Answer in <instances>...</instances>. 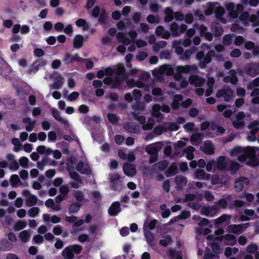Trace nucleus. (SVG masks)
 <instances>
[{
    "label": "nucleus",
    "mask_w": 259,
    "mask_h": 259,
    "mask_svg": "<svg viewBox=\"0 0 259 259\" xmlns=\"http://www.w3.org/2000/svg\"><path fill=\"white\" fill-rule=\"evenodd\" d=\"M212 57H215L217 61H222L224 59L222 55H215L213 50H209L205 55L204 52L202 51H198L196 55V58L199 61V67L201 69H205L207 64L210 63Z\"/></svg>",
    "instance_id": "1"
},
{
    "label": "nucleus",
    "mask_w": 259,
    "mask_h": 259,
    "mask_svg": "<svg viewBox=\"0 0 259 259\" xmlns=\"http://www.w3.org/2000/svg\"><path fill=\"white\" fill-rule=\"evenodd\" d=\"M82 247L79 244H73L65 247L62 251V255L65 259H73L74 254H78L82 250Z\"/></svg>",
    "instance_id": "2"
},
{
    "label": "nucleus",
    "mask_w": 259,
    "mask_h": 259,
    "mask_svg": "<svg viewBox=\"0 0 259 259\" xmlns=\"http://www.w3.org/2000/svg\"><path fill=\"white\" fill-rule=\"evenodd\" d=\"M249 225V223L238 225H230L226 228V231L229 233L239 235L244 232Z\"/></svg>",
    "instance_id": "3"
},
{
    "label": "nucleus",
    "mask_w": 259,
    "mask_h": 259,
    "mask_svg": "<svg viewBox=\"0 0 259 259\" xmlns=\"http://www.w3.org/2000/svg\"><path fill=\"white\" fill-rule=\"evenodd\" d=\"M244 73L253 77L259 74V63H250L246 64L244 67Z\"/></svg>",
    "instance_id": "4"
},
{
    "label": "nucleus",
    "mask_w": 259,
    "mask_h": 259,
    "mask_svg": "<svg viewBox=\"0 0 259 259\" xmlns=\"http://www.w3.org/2000/svg\"><path fill=\"white\" fill-rule=\"evenodd\" d=\"M76 169L80 174L92 176L94 177V175L93 171L88 163H84L82 161H79L76 165Z\"/></svg>",
    "instance_id": "5"
},
{
    "label": "nucleus",
    "mask_w": 259,
    "mask_h": 259,
    "mask_svg": "<svg viewBox=\"0 0 259 259\" xmlns=\"http://www.w3.org/2000/svg\"><path fill=\"white\" fill-rule=\"evenodd\" d=\"M233 92L232 90L229 88L223 89L219 90L216 94L218 98L224 97V100L226 102L230 101L233 98Z\"/></svg>",
    "instance_id": "6"
},
{
    "label": "nucleus",
    "mask_w": 259,
    "mask_h": 259,
    "mask_svg": "<svg viewBox=\"0 0 259 259\" xmlns=\"http://www.w3.org/2000/svg\"><path fill=\"white\" fill-rule=\"evenodd\" d=\"M85 61V59L80 57L77 53H76L73 56H71L69 53H66L63 58V61L65 64H69L73 61H76L78 63H83Z\"/></svg>",
    "instance_id": "7"
},
{
    "label": "nucleus",
    "mask_w": 259,
    "mask_h": 259,
    "mask_svg": "<svg viewBox=\"0 0 259 259\" xmlns=\"http://www.w3.org/2000/svg\"><path fill=\"white\" fill-rule=\"evenodd\" d=\"M169 162L166 160H163L154 164L151 167V170L154 172H159L165 170L168 166Z\"/></svg>",
    "instance_id": "8"
},
{
    "label": "nucleus",
    "mask_w": 259,
    "mask_h": 259,
    "mask_svg": "<svg viewBox=\"0 0 259 259\" xmlns=\"http://www.w3.org/2000/svg\"><path fill=\"white\" fill-rule=\"evenodd\" d=\"M110 216L116 217L121 211L120 204L118 201H115L112 203L108 210Z\"/></svg>",
    "instance_id": "9"
},
{
    "label": "nucleus",
    "mask_w": 259,
    "mask_h": 259,
    "mask_svg": "<svg viewBox=\"0 0 259 259\" xmlns=\"http://www.w3.org/2000/svg\"><path fill=\"white\" fill-rule=\"evenodd\" d=\"M241 167L242 165L237 162L231 161L227 164L226 171H229L231 175H234L237 172Z\"/></svg>",
    "instance_id": "10"
},
{
    "label": "nucleus",
    "mask_w": 259,
    "mask_h": 259,
    "mask_svg": "<svg viewBox=\"0 0 259 259\" xmlns=\"http://www.w3.org/2000/svg\"><path fill=\"white\" fill-rule=\"evenodd\" d=\"M123 170L125 175L133 177L136 174L135 165L133 164L126 163L123 166Z\"/></svg>",
    "instance_id": "11"
},
{
    "label": "nucleus",
    "mask_w": 259,
    "mask_h": 259,
    "mask_svg": "<svg viewBox=\"0 0 259 259\" xmlns=\"http://www.w3.org/2000/svg\"><path fill=\"white\" fill-rule=\"evenodd\" d=\"M179 172L178 165L176 162H172L165 171V176L169 178L173 177Z\"/></svg>",
    "instance_id": "12"
},
{
    "label": "nucleus",
    "mask_w": 259,
    "mask_h": 259,
    "mask_svg": "<svg viewBox=\"0 0 259 259\" xmlns=\"http://www.w3.org/2000/svg\"><path fill=\"white\" fill-rule=\"evenodd\" d=\"M189 81L191 84L195 87H201L205 83V79L197 75H192L189 77Z\"/></svg>",
    "instance_id": "13"
},
{
    "label": "nucleus",
    "mask_w": 259,
    "mask_h": 259,
    "mask_svg": "<svg viewBox=\"0 0 259 259\" xmlns=\"http://www.w3.org/2000/svg\"><path fill=\"white\" fill-rule=\"evenodd\" d=\"M64 78L60 74L58 75L54 78V82L53 84H51L50 86L52 89L55 90H59L61 89L64 83Z\"/></svg>",
    "instance_id": "14"
},
{
    "label": "nucleus",
    "mask_w": 259,
    "mask_h": 259,
    "mask_svg": "<svg viewBox=\"0 0 259 259\" xmlns=\"http://www.w3.org/2000/svg\"><path fill=\"white\" fill-rule=\"evenodd\" d=\"M195 69H196V67L195 66L188 65L185 66H178L176 67V71L178 74H181L182 73H189L191 71L194 70Z\"/></svg>",
    "instance_id": "15"
},
{
    "label": "nucleus",
    "mask_w": 259,
    "mask_h": 259,
    "mask_svg": "<svg viewBox=\"0 0 259 259\" xmlns=\"http://www.w3.org/2000/svg\"><path fill=\"white\" fill-rule=\"evenodd\" d=\"M22 122L24 124H27L25 126V130L28 132L33 131L36 124V120H31L29 117L23 118L22 119Z\"/></svg>",
    "instance_id": "16"
},
{
    "label": "nucleus",
    "mask_w": 259,
    "mask_h": 259,
    "mask_svg": "<svg viewBox=\"0 0 259 259\" xmlns=\"http://www.w3.org/2000/svg\"><path fill=\"white\" fill-rule=\"evenodd\" d=\"M215 168L222 171H226L227 163L225 162V157L220 156L215 163Z\"/></svg>",
    "instance_id": "17"
},
{
    "label": "nucleus",
    "mask_w": 259,
    "mask_h": 259,
    "mask_svg": "<svg viewBox=\"0 0 259 259\" xmlns=\"http://www.w3.org/2000/svg\"><path fill=\"white\" fill-rule=\"evenodd\" d=\"M144 236L148 244L150 247L154 246L155 237L153 234L149 230H144Z\"/></svg>",
    "instance_id": "18"
},
{
    "label": "nucleus",
    "mask_w": 259,
    "mask_h": 259,
    "mask_svg": "<svg viewBox=\"0 0 259 259\" xmlns=\"http://www.w3.org/2000/svg\"><path fill=\"white\" fill-rule=\"evenodd\" d=\"M202 148V150L207 154L211 155L214 153V147L210 141L205 142Z\"/></svg>",
    "instance_id": "19"
},
{
    "label": "nucleus",
    "mask_w": 259,
    "mask_h": 259,
    "mask_svg": "<svg viewBox=\"0 0 259 259\" xmlns=\"http://www.w3.org/2000/svg\"><path fill=\"white\" fill-rule=\"evenodd\" d=\"M164 20L165 22L169 23L172 21L174 18V12L170 8L167 7L164 10Z\"/></svg>",
    "instance_id": "20"
},
{
    "label": "nucleus",
    "mask_w": 259,
    "mask_h": 259,
    "mask_svg": "<svg viewBox=\"0 0 259 259\" xmlns=\"http://www.w3.org/2000/svg\"><path fill=\"white\" fill-rule=\"evenodd\" d=\"M1 251H9L12 248V244L6 239H2L0 241Z\"/></svg>",
    "instance_id": "21"
},
{
    "label": "nucleus",
    "mask_w": 259,
    "mask_h": 259,
    "mask_svg": "<svg viewBox=\"0 0 259 259\" xmlns=\"http://www.w3.org/2000/svg\"><path fill=\"white\" fill-rule=\"evenodd\" d=\"M210 29L211 32L215 37L221 36L224 32V29L222 27L218 25L217 24H215L214 25L211 24Z\"/></svg>",
    "instance_id": "22"
},
{
    "label": "nucleus",
    "mask_w": 259,
    "mask_h": 259,
    "mask_svg": "<svg viewBox=\"0 0 259 259\" xmlns=\"http://www.w3.org/2000/svg\"><path fill=\"white\" fill-rule=\"evenodd\" d=\"M111 189L113 191H120L122 189L120 179H110Z\"/></svg>",
    "instance_id": "23"
},
{
    "label": "nucleus",
    "mask_w": 259,
    "mask_h": 259,
    "mask_svg": "<svg viewBox=\"0 0 259 259\" xmlns=\"http://www.w3.org/2000/svg\"><path fill=\"white\" fill-rule=\"evenodd\" d=\"M52 114L53 117L57 121L61 122L62 123L64 124L65 125L68 126V122L65 119H64L62 118L60 116L59 112L55 109H52Z\"/></svg>",
    "instance_id": "24"
},
{
    "label": "nucleus",
    "mask_w": 259,
    "mask_h": 259,
    "mask_svg": "<svg viewBox=\"0 0 259 259\" xmlns=\"http://www.w3.org/2000/svg\"><path fill=\"white\" fill-rule=\"evenodd\" d=\"M82 204L80 203L74 202L71 203L68 206V212L70 214L76 213L80 209Z\"/></svg>",
    "instance_id": "25"
},
{
    "label": "nucleus",
    "mask_w": 259,
    "mask_h": 259,
    "mask_svg": "<svg viewBox=\"0 0 259 259\" xmlns=\"http://www.w3.org/2000/svg\"><path fill=\"white\" fill-rule=\"evenodd\" d=\"M225 7L231 17L236 18L238 16V13L235 10V6L233 3L230 2L227 4Z\"/></svg>",
    "instance_id": "26"
},
{
    "label": "nucleus",
    "mask_w": 259,
    "mask_h": 259,
    "mask_svg": "<svg viewBox=\"0 0 259 259\" xmlns=\"http://www.w3.org/2000/svg\"><path fill=\"white\" fill-rule=\"evenodd\" d=\"M245 153L248 155V157L251 158L256 156L259 151V148L254 147H247L244 148Z\"/></svg>",
    "instance_id": "27"
},
{
    "label": "nucleus",
    "mask_w": 259,
    "mask_h": 259,
    "mask_svg": "<svg viewBox=\"0 0 259 259\" xmlns=\"http://www.w3.org/2000/svg\"><path fill=\"white\" fill-rule=\"evenodd\" d=\"M84 38L82 35L77 34L75 36L73 39V47L76 49L80 48L83 42Z\"/></svg>",
    "instance_id": "28"
},
{
    "label": "nucleus",
    "mask_w": 259,
    "mask_h": 259,
    "mask_svg": "<svg viewBox=\"0 0 259 259\" xmlns=\"http://www.w3.org/2000/svg\"><path fill=\"white\" fill-rule=\"evenodd\" d=\"M124 129L131 133H137V126L134 122H127L123 126Z\"/></svg>",
    "instance_id": "29"
},
{
    "label": "nucleus",
    "mask_w": 259,
    "mask_h": 259,
    "mask_svg": "<svg viewBox=\"0 0 259 259\" xmlns=\"http://www.w3.org/2000/svg\"><path fill=\"white\" fill-rule=\"evenodd\" d=\"M76 25L78 27H82L84 31L89 29V23L86 20L82 18H79L76 21Z\"/></svg>",
    "instance_id": "30"
},
{
    "label": "nucleus",
    "mask_w": 259,
    "mask_h": 259,
    "mask_svg": "<svg viewBox=\"0 0 259 259\" xmlns=\"http://www.w3.org/2000/svg\"><path fill=\"white\" fill-rule=\"evenodd\" d=\"M116 76H121L122 80H125L127 78V75L125 73V69L123 66L119 65L117 67Z\"/></svg>",
    "instance_id": "31"
},
{
    "label": "nucleus",
    "mask_w": 259,
    "mask_h": 259,
    "mask_svg": "<svg viewBox=\"0 0 259 259\" xmlns=\"http://www.w3.org/2000/svg\"><path fill=\"white\" fill-rule=\"evenodd\" d=\"M99 16V23L101 25H105L107 23L108 14L105 9L101 10V14Z\"/></svg>",
    "instance_id": "32"
},
{
    "label": "nucleus",
    "mask_w": 259,
    "mask_h": 259,
    "mask_svg": "<svg viewBox=\"0 0 259 259\" xmlns=\"http://www.w3.org/2000/svg\"><path fill=\"white\" fill-rule=\"evenodd\" d=\"M169 29L173 37L179 36V25L177 23L173 22L170 25Z\"/></svg>",
    "instance_id": "33"
},
{
    "label": "nucleus",
    "mask_w": 259,
    "mask_h": 259,
    "mask_svg": "<svg viewBox=\"0 0 259 259\" xmlns=\"http://www.w3.org/2000/svg\"><path fill=\"white\" fill-rule=\"evenodd\" d=\"M37 198L34 195L28 196L26 200V204L28 206H32L36 205L37 202Z\"/></svg>",
    "instance_id": "34"
},
{
    "label": "nucleus",
    "mask_w": 259,
    "mask_h": 259,
    "mask_svg": "<svg viewBox=\"0 0 259 259\" xmlns=\"http://www.w3.org/2000/svg\"><path fill=\"white\" fill-rule=\"evenodd\" d=\"M223 239L227 241H234L235 243L236 242V237L232 234H226L225 235H222L220 237H216V240L219 241H222Z\"/></svg>",
    "instance_id": "35"
},
{
    "label": "nucleus",
    "mask_w": 259,
    "mask_h": 259,
    "mask_svg": "<svg viewBox=\"0 0 259 259\" xmlns=\"http://www.w3.org/2000/svg\"><path fill=\"white\" fill-rule=\"evenodd\" d=\"M218 3H214L209 2L208 3V6L204 11V14L206 16H209L213 14L214 12L215 5Z\"/></svg>",
    "instance_id": "36"
},
{
    "label": "nucleus",
    "mask_w": 259,
    "mask_h": 259,
    "mask_svg": "<svg viewBox=\"0 0 259 259\" xmlns=\"http://www.w3.org/2000/svg\"><path fill=\"white\" fill-rule=\"evenodd\" d=\"M84 223V221L83 220H79L78 221H75V223L73 224L72 227V231H71V234H75L77 233L79 231L81 230L80 229H77V228L81 226Z\"/></svg>",
    "instance_id": "37"
},
{
    "label": "nucleus",
    "mask_w": 259,
    "mask_h": 259,
    "mask_svg": "<svg viewBox=\"0 0 259 259\" xmlns=\"http://www.w3.org/2000/svg\"><path fill=\"white\" fill-rule=\"evenodd\" d=\"M230 215L224 214L215 220V224L216 225H220L223 223L227 222L228 221H229V223H230L229 220L230 219Z\"/></svg>",
    "instance_id": "38"
},
{
    "label": "nucleus",
    "mask_w": 259,
    "mask_h": 259,
    "mask_svg": "<svg viewBox=\"0 0 259 259\" xmlns=\"http://www.w3.org/2000/svg\"><path fill=\"white\" fill-rule=\"evenodd\" d=\"M146 151L149 154L155 155L158 154L159 149L156 146L151 144L146 147Z\"/></svg>",
    "instance_id": "39"
},
{
    "label": "nucleus",
    "mask_w": 259,
    "mask_h": 259,
    "mask_svg": "<svg viewBox=\"0 0 259 259\" xmlns=\"http://www.w3.org/2000/svg\"><path fill=\"white\" fill-rule=\"evenodd\" d=\"M225 9L222 6L216 7L214 10V14L217 19H221L225 14Z\"/></svg>",
    "instance_id": "40"
},
{
    "label": "nucleus",
    "mask_w": 259,
    "mask_h": 259,
    "mask_svg": "<svg viewBox=\"0 0 259 259\" xmlns=\"http://www.w3.org/2000/svg\"><path fill=\"white\" fill-rule=\"evenodd\" d=\"M172 242V239L170 236L167 235H166L163 239H161L159 241V245L163 247H166L168 245L171 244Z\"/></svg>",
    "instance_id": "41"
},
{
    "label": "nucleus",
    "mask_w": 259,
    "mask_h": 259,
    "mask_svg": "<svg viewBox=\"0 0 259 259\" xmlns=\"http://www.w3.org/2000/svg\"><path fill=\"white\" fill-rule=\"evenodd\" d=\"M199 177H202V178H210V174H206L205 171L200 168L197 169L195 172V178H199Z\"/></svg>",
    "instance_id": "42"
},
{
    "label": "nucleus",
    "mask_w": 259,
    "mask_h": 259,
    "mask_svg": "<svg viewBox=\"0 0 259 259\" xmlns=\"http://www.w3.org/2000/svg\"><path fill=\"white\" fill-rule=\"evenodd\" d=\"M244 148H243L242 147L240 146H236L231 149L230 152V155L232 156H237V155L239 154L244 153Z\"/></svg>",
    "instance_id": "43"
},
{
    "label": "nucleus",
    "mask_w": 259,
    "mask_h": 259,
    "mask_svg": "<svg viewBox=\"0 0 259 259\" xmlns=\"http://www.w3.org/2000/svg\"><path fill=\"white\" fill-rule=\"evenodd\" d=\"M234 36V35H231L230 34L225 35L223 38V44L226 46H230L232 42L233 37Z\"/></svg>",
    "instance_id": "44"
},
{
    "label": "nucleus",
    "mask_w": 259,
    "mask_h": 259,
    "mask_svg": "<svg viewBox=\"0 0 259 259\" xmlns=\"http://www.w3.org/2000/svg\"><path fill=\"white\" fill-rule=\"evenodd\" d=\"M73 196L75 198V199L78 202H82L84 199V195L83 192L81 191L77 190L74 191L73 193Z\"/></svg>",
    "instance_id": "45"
},
{
    "label": "nucleus",
    "mask_w": 259,
    "mask_h": 259,
    "mask_svg": "<svg viewBox=\"0 0 259 259\" xmlns=\"http://www.w3.org/2000/svg\"><path fill=\"white\" fill-rule=\"evenodd\" d=\"M178 190L182 189L187 183V179H175Z\"/></svg>",
    "instance_id": "46"
},
{
    "label": "nucleus",
    "mask_w": 259,
    "mask_h": 259,
    "mask_svg": "<svg viewBox=\"0 0 259 259\" xmlns=\"http://www.w3.org/2000/svg\"><path fill=\"white\" fill-rule=\"evenodd\" d=\"M162 72L167 75H172L174 73V69L169 65H163L161 67Z\"/></svg>",
    "instance_id": "47"
},
{
    "label": "nucleus",
    "mask_w": 259,
    "mask_h": 259,
    "mask_svg": "<svg viewBox=\"0 0 259 259\" xmlns=\"http://www.w3.org/2000/svg\"><path fill=\"white\" fill-rule=\"evenodd\" d=\"M244 187L242 179H236L235 182L234 190L236 192L241 191Z\"/></svg>",
    "instance_id": "48"
},
{
    "label": "nucleus",
    "mask_w": 259,
    "mask_h": 259,
    "mask_svg": "<svg viewBox=\"0 0 259 259\" xmlns=\"http://www.w3.org/2000/svg\"><path fill=\"white\" fill-rule=\"evenodd\" d=\"M107 117L110 122L113 124H116L119 119L118 116L112 113H109L107 114Z\"/></svg>",
    "instance_id": "49"
},
{
    "label": "nucleus",
    "mask_w": 259,
    "mask_h": 259,
    "mask_svg": "<svg viewBox=\"0 0 259 259\" xmlns=\"http://www.w3.org/2000/svg\"><path fill=\"white\" fill-rule=\"evenodd\" d=\"M19 237L22 242L25 243L28 241L30 237V234L27 231L24 230L20 233Z\"/></svg>",
    "instance_id": "50"
},
{
    "label": "nucleus",
    "mask_w": 259,
    "mask_h": 259,
    "mask_svg": "<svg viewBox=\"0 0 259 259\" xmlns=\"http://www.w3.org/2000/svg\"><path fill=\"white\" fill-rule=\"evenodd\" d=\"M120 77L118 76H115L114 79H112L111 83V88L116 89L120 87L121 84Z\"/></svg>",
    "instance_id": "51"
},
{
    "label": "nucleus",
    "mask_w": 259,
    "mask_h": 259,
    "mask_svg": "<svg viewBox=\"0 0 259 259\" xmlns=\"http://www.w3.org/2000/svg\"><path fill=\"white\" fill-rule=\"evenodd\" d=\"M258 249V246L256 244L251 243L249 244L246 248V251L251 254L254 253Z\"/></svg>",
    "instance_id": "52"
},
{
    "label": "nucleus",
    "mask_w": 259,
    "mask_h": 259,
    "mask_svg": "<svg viewBox=\"0 0 259 259\" xmlns=\"http://www.w3.org/2000/svg\"><path fill=\"white\" fill-rule=\"evenodd\" d=\"M39 212V208L37 207H33L30 208L28 211V215L30 217H35Z\"/></svg>",
    "instance_id": "53"
},
{
    "label": "nucleus",
    "mask_w": 259,
    "mask_h": 259,
    "mask_svg": "<svg viewBox=\"0 0 259 259\" xmlns=\"http://www.w3.org/2000/svg\"><path fill=\"white\" fill-rule=\"evenodd\" d=\"M168 255L172 259H183L180 254H177L175 250L170 249L168 250Z\"/></svg>",
    "instance_id": "54"
},
{
    "label": "nucleus",
    "mask_w": 259,
    "mask_h": 259,
    "mask_svg": "<svg viewBox=\"0 0 259 259\" xmlns=\"http://www.w3.org/2000/svg\"><path fill=\"white\" fill-rule=\"evenodd\" d=\"M232 125L235 128L239 130L245 126V122L244 121L235 120L233 121Z\"/></svg>",
    "instance_id": "55"
},
{
    "label": "nucleus",
    "mask_w": 259,
    "mask_h": 259,
    "mask_svg": "<svg viewBox=\"0 0 259 259\" xmlns=\"http://www.w3.org/2000/svg\"><path fill=\"white\" fill-rule=\"evenodd\" d=\"M245 204V202L241 200H235L234 204H229L230 208H233L234 207H241Z\"/></svg>",
    "instance_id": "56"
},
{
    "label": "nucleus",
    "mask_w": 259,
    "mask_h": 259,
    "mask_svg": "<svg viewBox=\"0 0 259 259\" xmlns=\"http://www.w3.org/2000/svg\"><path fill=\"white\" fill-rule=\"evenodd\" d=\"M19 163L20 165L24 168H27L28 167L29 159L25 156H22L20 158Z\"/></svg>",
    "instance_id": "57"
},
{
    "label": "nucleus",
    "mask_w": 259,
    "mask_h": 259,
    "mask_svg": "<svg viewBox=\"0 0 259 259\" xmlns=\"http://www.w3.org/2000/svg\"><path fill=\"white\" fill-rule=\"evenodd\" d=\"M12 144L15 146L14 149V151L18 152L20 150L21 144L18 139L14 138L12 140Z\"/></svg>",
    "instance_id": "58"
},
{
    "label": "nucleus",
    "mask_w": 259,
    "mask_h": 259,
    "mask_svg": "<svg viewBox=\"0 0 259 259\" xmlns=\"http://www.w3.org/2000/svg\"><path fill=\"white\" fill-rule=\"evenodd\" d=\"M26 227V223L22 221H18L15 225L14 228L17 231H20Z\"/></svg>",
    "instance_id": "59"
},
{
    "label": "nucleus",
    "mask_w": 259,
    "mask_h": 259,
    "mask_svg": "<svg viewBox=\"0 0 259 259\" xmlns=\"http://www.w3.org/2000/svg\"><path fill=\"white\" fill-rule=\"evenodd\" d=\"M201 213L207 217H211L212 216L213 212H212L211 209L210 207H203L201 210Z\"/></svg>",
    "instance_id": "60"
},
{
    "label": "nucleus",
    "mask_w": 259,
    "mask_h": 259,
    "mask_svg": "<svg viewBox=\"0 0 259 259\" xmlns=\"http://www.w3.org/2000/svg\"><path fill=\"white\" fill-rule=\"evenodd\" d=\"M245 39L243 36L241 35H238L235 38L234 43L236 46H240L242 44H243L245 42Z\"/></svg>",
    "instance_id": "61"
},
{
    "label": "nucleus",
    "mask_w": 259,
    "mask_h": 259,
    "mask_svg": "<svg viewBox=\"0 0 259 259\" xmlns=\"http://www.w3.org/2000/svg\"><path fill=\"white\" fill-rule=\"evenodd\" d=\"M201 136V135L200 133H195L192 134L190 139L191 143L193 145H194V143L198 142L200 140Z\"/></svg>",
    "instance_id": "62"
},
{
    "label": "nucleus",
    "mask_w": 259,
    "mask_h": 259,
    "mask_svg": "<svg viewBox=\"0 0 259 259\" xmlns=\"http://www.w3.org/2000/svg\"><path fill=\"white\" fill-rule=\"evenodd\" d=\"M78 240L81 243H84L85 242H90L91 241L89 235L86 234H82L79 235L78 237Z\"/></svg>",
    "instance_id": "63"
},
{
    "label": "nucleus",
    "mask_w": 259,
    "mask_h": 259,
    "mask_svg": "<svg viewBox=\"0 0 259 259\" xmlns=\"http://www.w3.org/2000/svg\"><path fill=\"white\" fill-rule=\"evenodd\" d=\"M148 56V54L143 51H141L136 56V59L139 61H144Z\"/></svg>",
    "instance_id": "64"
}]
</instances>
